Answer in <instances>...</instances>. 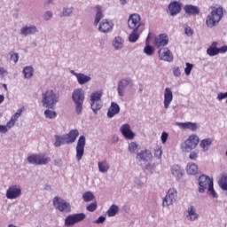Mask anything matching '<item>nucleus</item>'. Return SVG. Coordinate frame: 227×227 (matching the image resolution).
Here are the masks:
<instances>
[{
  "instance_id": "f257e3e1",
  "label": "nucleus",
  "mask_w": 227,
  "mask_h": 227,
  "mask_svg": "<svg viewBox=\"0 0 227 227\" xmlns=\"http://www.w3.org/2000/svg\"><path fill=\"white\" fill-rule=\"evenodd\" d=\"M199 192L203 194L206 191L208 196H212L213 198H217V192L214 190V179L210 178V176L202 174L199 179Z\"/></svg>"
},
{
  "instance_id": "f03ea898",
  "label": "nucleus",
  "mask_w": 227,
  "mask_h": 227,
  "mask_svg": "<svg viewBox=\"0 0 227 227\" xmlns=\"http://www.w3.org/2000/svg\"><path fill=\"white\" fill-rule=\"evenodd\" d=\"M43 107L56 109V104L59 102V94L52 90H48L42 94Z\"/></svg>"
},
{
  "instance_id": "7ed1b4c3",
  "label": "nucleus",
  "mask_w": 227,
  "mask_h": 227,
  "mask_svg": "<svg viewBox=\"0 0 227 227\" xmlns=\"http://www.w3.org/2000/svg\"><path fill=\"white\" fill-rule=\"evenodd\" d=\"M224 13L223 12V7L214 9L206 18V25L207 27H215L221 19H223Z\"/></svg>"
},
{
  "instance_id": "20e7f679",
  "label": "nucleus",
  "mask_w": 227,
  "mask_h": 227,
  "mask_svg": "<svg viewBox=\"0 0 227 227\" xmlns=\"http://www.w3.org/2000/svg\"><path fill=\"white\" fill-rule=\"evenodd\" d=\"M73 102L74 104V109L76 114H81L82 113V106L84 104V90L75 89L72 94Z\"/></svg>"
},
{
  "instance_id": "39448f33",
  "label": "nucleus",
  "mask_w": 227,
  "mask_h": 227,
  "mask_svg": "<svg viewBox=\"0 0 227 227\" xmlns=\"http://www.w3.org/2000/svg\"><path fill=\"white\" fill-rule=\"evenodd\" d=\"M102 90H96L90 94V107L95 114H98V111L102 109Z\"/></svg>"
},
{
  "instance_id": "423d86ee",
  "label": "nucleus",
  "mask_w": 227,
  "mask_h": 227,
  "mask_svg": "<svg viewBox=\"0 0 227 227\" xmlns=\"http://www.w3.org/2000/svg\"><path fill=\"white\" fill-rule=\"evenodd\" d=\"M134 86V82L130 78H122L118 82L117 84V93L119 97H124L129 91V90H132Z\"/></svg>"
},
{
  "instance_id": "0eeeda50",
  "label": "nucleus",
  "mask_w": 227,
  "mask_h": 227,
  "mask_svg": "<svg viewBox=\"0 0 227 227\" xmlns=\"http://www.w3.org/2000/svg\"><path fill=\"white\" fill-rule=\"evenodd\" d=\"M200 143V137L197 135H191L188 139L182 144L181 148L183 152L189 153L195 150L196 146H198Z\"/></svg>"
},
{
  "instance_id": "6e6552de",
  "label": "nucleus",
  "mask_w": 227,
  "mask_h": 227,
  "mask_svg": "<svg viewBox=\"0 0 227 227\" xmlns=\"http://www.w3.org/2000/svg\"><path fill=\"white\" fill-rule=\"evenodd\" d=\"M29 164H35L37 166H45L51 162V159L45 154H32L27 157Z\"/></svg>"
},
{
  "instance_id": "1a4fd4ad",
  "label": "nucleus",
  "mask_w": 227,
  "mask_h": 227,
  "mask_svg": "<svg viewBox=\"0 0 227 227\" xmlns=\"http://www.w3.org/2000/svg\"><path fill=\"white\" fill-rule=\"evenodd\" d=\"M177 198H178V192H176V189L170 188L168 191L165 198H163L162 206L171 207V205L176 202Z\"/></svg>"
},
{
  "instance_id": "9d476101",
  "label": "nucleus",
  "mask_w": 227,
  "mask_h": 227,
  "mask_svg": "<svg viewBox=\"0 0 227 227\" xmlns=\"http://www.w3.org/2000/svg\"><path fill=\"white\" fill-rule=\"evenodd\" d=\"M128 26L132 30H144L145 27L141 24L139 14H131L128 20Z\"/></svg>"
},
{
  "instance_id": "9b49d317",
  "label": "nucleus",
  "mask_w": 227,
  "mask_h": 227,
  "mask_svg": "<svg viewBox=\"0 0 227 227\" xmlns=\"http://www.w3.org/2000/svg\"><path fill=\"white\" fill-rule=\"evenodd\" d=\"M84 219H86L84 213L69 215L65 218V226H74V224H77V223H81V221H84Z\"/></svg>"
},
{
  "instance_id": "f8f14e48",
  "label": "nucleus",
  "mask_w": 227,
  "mask_h": 227,
  "mask_svg": "<svg viewBox=\"0 0 227 227\" xmlns=\"http://www.w3.org/2000/svg\"><path fill=\"white\" fill-rule=\"evenodd\" d=\"M53 206L59 210V212H70L72 207L70 203L63 200L61 197L53 198Z\"/></svg>"
},
{
  "instance_id": "ddd939ff",
  "label": "nucleus",
  "mask_w": 227,
  "mask_h": 227,
  "mask_svg": "<svg viewBox=\"0 0 227 227\" xmlns=\"http://www.w3.org/2000/svg\"><path fill=\"white\" fill-rule=\"evenodd\" d=\"M5 196L7 200H17L18 198H20V196H22V188L20 187V185H12L6 191Z\"/></svg>"
},
{
  "instance_id": "4468645a",
  "label": "nucleus",
  "mask_w": 227,
  "mask_h": 227,
  "mask_svg": "<svg viewBox=\"0 0 227 227\" xmlns=\"http://www.w3.org/2000/svg\"><path fill=\"white\" fill-rule=\"evenodd\" d=\"M86 146V137L81 136L76 145V159L81 160L84 155V147Z\"/></svg>"
},
{
  "instance_id": "2eb2a0df",
  "label": "nucleus",
  "mask_w": 227,
  "mask_h": 227,
  "mask_svg": "<svg viewBox=\"0 0 227 227\" xmlns=\"http://www.w3.org/2000/svg\"><path fill=\"white\" fill-rule=\"evenodd\" d=\"M159 58L161 61H167L168 63H172L174 58L173 53L168 48H162L158 51Z\"/></svg>"
},
{
  "instance_id": "dca6fc26",
  "label": "nucleus",
  "mask_w": 227,
  "mask_h": 227,
  "mask_svg": "<svg viewBox=\"0 0 227 227\" xmlns=\"http://www.w3.org/2000/svg\"><path fill=\"white\" fill-rule=\"evenodd\" d=\"M70 74H72V75L76 77V81H77L78 84H80L81 86H82L84 84H88V82H90V81H91L90 75H87L82 73H76L74 70H71Z\"/></svg>"
},
{
  "instance_id": "f3484780",
  "label": "nucleus",
  "mask_w": 227,
  "mask_h": 227,
  "mask_svg": "<svg viewBox=\"0 0 227 227\" xmlns=\"http://www.w3.org/2000/svg\"><path fill=\"white\" fill-rule=\"evenodd\" d=\"M179 129H184L186 130H191L192 132H196L200 129V124L197 122H176V123Z\"/></svg>"
},
{
  "instance_id": "a211bd4d",
  "label": "nucleus",
  "mask_w": 227,
  "mask_h": 227,
  "mask_svg": "<svg viewBox=\"0 0 227 227\" xmlns=\"http://www.w3.org/2000/svg\"><path fill=\"white\" fill-rule=\"evenodd\" d=\"M36 33H38V28L35 25L24 26L20 30V35H21V36H29L31 35H35Z\"/></svg>"
},
{
  "instance_id": "6ab92c4d",
  "label": "nucleus",
  "mask_w": 227,
  "mask_h": 227,
  "mask_svg": "<svg viewBox=\"0 0 227 227\" xmlns=\"http://www.w3.org/2000/svg\"><path fill=\"white\" fill-rule=\"evenodd\" d=\"M120 132L122 134L123 137L126 139H134L136 137V134L132 132L129 124H123L120 128Z\"/></svg>"
},
{
  "instance_id": "aec40b11",
  "label": "nucleus",
  "mask_w": 227,
  "mask_h": 227,
  "mask_svg": "<svg viewBox=\"0 0 227 227\" xmlns=\"http://www.w3.org/2000/svg\"><path fill=\"white\" fill-rule=\"evenodd\" d=\"M136 159L138 162H150L153 159L152 152L150 150L141 151L137 154Z\"/></svg>"
},
{
  "instance_id": "412c9836",
  "label": "nucleus",
  "mask_w": 227,
  "mask_h": 227,
  "mask_svg": "<svg viewBox=\"0 0 227 227\" xmlns=\"http://www.w3.org/2000/svg\"><path fill=\"white\" fill-rule=\"evenodd\" d=\"M66 137L67 145H74V141H77V137H79V130L78 129H71L67 134H64Z\"/></svg>"
},
{
  "instance_id": "4be33fe9",
  "label": "nucleus",
  "mask_w": 227,
  "mask_h": 227,
  "mask_svg": "<svg viewBox=\"0 0 227 227\" xmlns=\"http://www.w3.org/2000/svg\"><path fill=\"white\" fill-rule=\"evenodd\" d=\"M186 219L187 221H198L200 219V214L196 211L194 206H190L186 210Z\"/></svg>"
},
{
  "instance_id": "5701e85b",
  "label": "nucleus",
  "mask_w": 227,
  "mask_h": 227,
  "mask_svg": "<svg viewBox=\"0 0 227 227\" xmlns=\"http://www.w3.org/2000/svg\"><path fill=\"white\" fill-rule=\"evenodd\" d=\"M168 12L171 17H175V15H178L180 12H182V4L179 2H171L168 4Z\"/></svg>"
},
{
  "instance_id": "b1692460",
  "label": "nucleus",
  "mask_w": 227,
  "mask_h": 227,
  "mask_svg": "<svg viewBox=\"0 0 227 227\" xmlns=\"http://www.w3.org/2000/svg\"><path fill=\"white\" fill-rule=\"evenodd\" d=\"M169 42V38L168 37V35L166 34H160L157 37H155L154 40V45L156 47H166Z\"/></svg>"
},
{
  "instance_id": "393cba45",
  "label": "nucleus",
  "mask_w": 227,
  "mask_h": 227,
  "mask_svg": "<svg viewBox=\"0 0 227 227\" xmlns=\"http://www.w3.org/2000/svg\"><path fill=\"white\" fill-rule=\"evenodd\" d=\"M171 102H173V91H171V89L166 88L164 90V109H169Z\"/></svg>"
},
{
  "instance_id": "a878e982",
  "label": "nucleus",
  "mask_w": 227,
  "mask_h": 227,
  "mask_svg": "<svg viewBox=\"0 0 227 227\" xmlns=\"http://www.w3.org/2000/svg\"><path fill=\"white\" fill-rule=\"evenodd\" d=\"M113 22L103 20L99 24L98 30L101 33H111V31H113Z\"/></svg>"
},
{
  "instance_id": "bb28decb",
  "label": "nucleus",
  "mask_w": 227,
  "mask_h": 227,
  "mask_svg": "<svg viewBox=\"0 0 227 227\" xmlns=\"http://www.w3.org/2000/svg\"><path fill=\"white\" fill-rule=\"evenodd\" d=\"M120 114V105L116 102H112L110 107L107 111V117L108 118H114L116 114Z\"/></svg>"
},
{
  "instance_id": "cd10ccee",
  "label": "nucleus",
  "mask_w": 227,
  "mask_h": 227,
  "mask_svg": "<svg viewBox=\"0 0 227 227\" xmlns=\"http://www.w3.org/2000/svg\"><path fill=\"white\" fill-rule=\"evenodd\" d=\"M184 13H186V15H192V16L200 15V7L199 6L188 4L184 7Z\"/></svg>"
},
{
  "instance_id": "c85d7f7f",
  "label": "nucleus",
  "mask_w": 227,
  "mask_h": 227,
  "mask_svg": "<svg viewBox=\"0 0 227 227\" xmlns=\"http://www.w3.org/2000/svg\"><path fill=\"white\" fill-rule=\"evenodd\" d=\"M124 43H125V41L122 39V37L118 35L114 37L112 43V45L114 51H121V49H123Z\"/></svg>"
},
{
  "instance_id": "c756f323",
  "label": "nucleus",
  "mask_w": 227,
  "mask_h": 227,
  "mask_svg": "<svg viewBox=\"0 0 227 227\" xmlns=\"http://www.w3.org/2000/svg\"><path fill=\"white\" fill-rule=\"evenodd\" d=\"M212 143H214V139L206 138L200 141V146L203 152H208L210 150V146H212Z\"/></svg>"
},
{
  "instance_id": "7c9ffc66",
  "label": "nucleus",
  "mask_w": 227,
  "mask_h": 227,
  "mask_svg": "<svg viewBox=\"0 0 227 227\" xmlns=\"http://www.w3.org/2000/svg\"><path fill=\"white\" fill-rule=\"evenodd\" d=\"M171 174L175 178L180 180V178H182V175H184V170L178 165H173L171 167Z\"/></svg>"
},
{
  "instance_id": "2f4dec72",
  "label": "nucleus",
  "mask_w": 227,
  "mask_h": 227,
  "mask_svg": "<svg viewBox=\"0 0 227 227\" xmlns=\"http://www.w3.org/2000/svg\"><path fill=\"white\" fill-rule=\"evenodd\" d=\"M74 8L73 6H66L62 8V11L59 12V17H72L74 15Z\"/></svg>"
},
{
  "instance_id": "473e14b6",
  "label": "nucleus",
  "mask_w": 227,
  "mask_h": 227,
  "mask_svg": "<svg viewBox=\"0 0 227 227\" xmlns=\"http://www.w3.org/2000/svg\"><path fill=\"white\" fill-rule=\"evenodd\" d=\"M141 33H143V30H132L129 35V42H130V43H136V42L139 40Z\"/></svg>"
},
{
  "instance_id": "72a5a7b5",
  "label": "nucleus",
  "mask_w": 227,
  "mask_h": 227,
  "mask_svg": "<svg viewBox=\"0 0 227 227\" xmlns=\"http://www.w3.org/2000/svg\"><path fill=\"white\" fill-rule=\"evenodd\" d=\"M54 139V146H56V148H59L62 145H67V138L65 137V135H55Z\"/></svg>"
},
{
  "instance_id": "f704fd0d",
  "label": "nucleus",
  "mask_w": 227,
  "mask_h": 227,
  "mask_svg": "<svg viewBox=\"0 0 227 227\" xmlns=\"http://www.w3.org/2000/svg\"><path fill=\"white\" fill-rule=\"evenodd\" d=\"M99 173H107L109 171V163L107 160H102L98 162Z\"/></svg>"
},
{
  "instance_id": "c9c22d12",
  "label": "nucleus",
  "mask_w": 227,
  "mask_h": 227,
  "mask_svg": "<svg viewBox=\"0 0 227 227\" xmlns=\"http://www.w3.org/2000/svg\"><path fill=\"white\" fill-rule=\"evenodd\" d=\"M97 13L94 20V26H98V22L104 19V14L102 13V7L100 5L96 6Z\"/></svg>"
},
{
  "instance_id": "e433bc0d",
  "label": "nucleus",
  "mask_w": 227,
  "mask_h": 227,
  "mask_svg": "<svg viewBox=\"0 0 227 227\" xmlns=\"http://www.w3.org/2000/svg\"><path fill=\"white\" fill-rule=\"evenodd\" d=\"M120 212V207L113 204L106 212L108 217H114Z\"/></svg>"
},
{
  "instance_id": "4c0bfd02",
  "label": "nucleus",
  "mask_w": 227,
  "mask_h": 227,
  "mask_svg": "<svg viewBox=\"0 0 227 227\" xmlns=\"http://www.w3.org/2000/svg\"><path fill=\"white\" fill-rule=\"evenodd\" d=\"M186 173L188 175H196L198 173V165L196 163H188L186 167Z\"/></svg>"
},
{
  "instance_id": "58836bf2",
  "label": "nucleus",
  "mask_w": 227,
  "mask_h": 227,
  "mask_svg": "<svg viewBox=\"0 0 227 227\" xmlns=\"http://www.w3.org/2000/svg\"><path fill=\"white\" fill-rule=\"evenodd\" d=\"M35 74V69L33 68V67H26L23 69V75L25 77V79H31V77H33V74Z\"/></svg>"
},
{
  "instance_id": "ea45409f",
  "label": "nucleus",
  "mask_w": 227,
  "mask_h": 227,
  "mask_svg": "<svg viewBox=\"0 0 227 227\" xmlns=\"http://www.w3.org/2000/svg\"><path fill=\"white\" fill-rule=\"evenodd\" d=\"M218 184L223 191H227V175L223 174L218 181Z\"/></svg>"
},
{
  "instance_id": "a19ab883",
  "label": "nucleus",
  "mask_w": 227,
  "mask_h": 227,
  "mask_svg": "<svg viewBox=\"0 0 227 227\" xmlns=\"http://www.w3.org/2000/svg\"><path fill=\"white\" fill-rule=\"evenodd\" d=\"M82 200L86 203H90V201H93L95 200V195L91 192H86L82 194Z\"/></svg>"
},
{
  "instance_id": "79ce46f5",
  "label": "nucleus",
  "mask_w": 227,
  "mask_h": 227,
  "mask_svg": "<svg viewBox=\"0 0 227 227\" xmlns=\"http://www.w3.org/2000/svg\"><path fill=\"white\" fill-rule=\"evenodd\" d=\"M144 52L147 56H153V54L155 52V50L153 49V47H152V46H150V44H148V39L146 40V45L144 48Z\"/></svg>"
},
{
  "instance_id": "37998d69",
  "label": "nucleus",
  "mask_w": 227,
  "mask_h": 227,
  "mask_svg": "<svg viewBox=\"0 0 227 227\" xmlns=\"http://www.w3.org/2000/svg\"><path fill=\"white\" fill-rule=\"evenodd\" d=\"M44 116L45 118H48L49 120H54L58 116V114L52 110H45L44 111Z\"/></svg>"
},
{
  "instance_id": "c03bdc74",
  "label": "nucleus",
  "mask_w": 227,
  "mask_h": 227,
  "mask_svg": "<svg viewBox=\"0 0 227 227\" xmlns=\"http://www.w3.org/2000/svg\"><path fill=\"white\" fill-rule=\"evenodd\" d=\"M207 54L211 57L217 56V54H219V50H218V48H214V47L209 46L207 50Z\"/></svg>"
},
{
  "instance_id": "a18cd8bd",
  "label": "nucleus",
  "mask_w": 227,
  "mask_h": 227,
  "mask_svg": "<svg viewBox=\"0 0 227 227\" xmlns=\"http://www.w3.org/2000/svg\"><path fill=\"white\" fill-rule=\"evenodd\" d=\"M157 165L155 163H148L145 165L146 171L151 173V175H153V172L155 171Z\"/></svg>"
},
{
  "instance_id": "49530a36",
  "label": "nucleus",
  "mask_w": 227,
  "mask_h": 227,
  "mask_svg": "<svg viewBox=\"0 0 227 227\" xmlns=\"http://www.w3.org/2000/svg\"><path fill=\"white\" fill-rule=\"evenodd\" d=\"M52 17H54V12H52V11H46L43 14V20H46V21L51 20V19H52Z\"/></svg>"
},
{
  "instance_id": "de8ad7c7",
  "label": "nucleus",
  "mask_w": 227,
  "mask_h": 227,
  "mask_svg": "<svg viewBox=\"0 0 227 227\" xmlns=\"http://www.w3.org/2000/svg\"><path fill=\"white\" fill-rule=\"evenodd\" d=\"M9 56H10V60L13 61V63L17 64L19 62V53L10 51Z\"/></svg>"
},
{
  "instance_id": "09e8293b",
  "label": "nucleus",
  "mask_w": 227,
  "mask_h": 227,
  "mask_svg": "<svg viewBox=\"0 0 227 227\" xmlns=\"http://www.w3.org/2000/svg\"><path fill=\"white\" fill-rule=\"evenodd\" d=\"M185 65H186V67L184 68V74L185 75H191V72H192V68H194V65L189 62H186Z\"/></svg>"
},
{
  "instance_id": "8fccbe9b",
  "label": "nucleus",
  "mask_w": 227,
  "mask_h": 227,
  "mask_svg": "<svg viewBox=\"0 0 227 227\" xmlns=\"http://www.w3.org/2000/svg\"><path fill=\"white\" fill-rule=\"evenodd\" d=\"M137 144L136 142H131L129 145V152L130 153H136V152H137Z\"/></svg>"
},
{
  "instance_id": "3c124183",
  "label": "nucleus",
  "mask_w": 227,
  "mask_h": 227,
  "mask_svg": "<svg viewBox=\"0 0 227 227\" xmlns=\"http://www.w3.org/2000/svg\"><path fill=\"white\" fill-rule=\"evenodd\" d=\"M88 212H95L97 210V202H92L87 206Z\"/></svg>"
},
{
  "instance_id": "603ef678",
  "label": "nucleus",
  "mask_w": 227,
  "mask_h": 227,
  "mask_svg": "<svg viewBox=\"0 0 227 227\" xmlns=\"http://www.w3.org/2000/svg\"><path fill=\"white\" fill-rule=\"evenodd\" d=\"M20 114H22V109H18L17 112L12 115L11 120H14V121H17L19 118H20Z\"/></svg>"
},
{
  "instance_id": "864d4df0",
  "label": "nucleus",
  "mask_w": 227,
  "mask_h": 227,
  "mask_svg": "<svg viewBox=\"0 0 227 227\" xmlns=\"http://www.w3.org/2000/svg\"><path fill=\"white\" fill-rule=\"evenodd\" d=\"M173 75L175 77H180V75H182V71L180 70V67H175L173 68Z\"/></svg>"
},
{
  "instance_id": "5fc2aeb1",
  "label": "nucleus",
  "mask_w": 227,
  "mask_h": 227,
  "mask_svg": "<svg viewBox=\"0 0 227 227\" xmlns=\"http://www.w3.org/2000/svg\"><path fill=\"white\" fill-rule=\"evenodd\" d=\"M168 137H169V134H168V132H166V131L162 132V134H161V143L163 145H165V143H167Z\"/></svg>"
},
{
  "instance_id": "6e6d98bb",
  "label": "nucleus",
  "mask_w": 227,
  "mask_h": 227,
  "mask_svg": "<svg viewBox=\"0 0 227 227\" xmlns=\"http://www.w3.org/2000/svg\"><path fill=\"white\" fill-rule=\"evenodd\" d=\"M189 159H191V160H198V153L195 151L191 152L189 154Z\"/></svg>"
},
{
  "instance_id": "4d7b16f0",
  "label": "nucleus",
  "mask_w": 227,
  "mask_h": 227,
  "mask_svg": "<svg viewBox=\"0 0 227 227\" xmlns=\"http://www.w3.org/2000/svg\"><path fill=\"white\" fill-rule=\"evenodd\" d=\"M154 157H156V159H160V157H162V149L161 148H158L154 151Z\"/></svg>"
},
{
  "instance_id": "13d9d810",
  "label": "nucleus",
  "mask_w": 227,
  "mask_h": 227,
  "mask_svg": "<svg viewBox=\"0 0 227 227\" xmlns=\"http://www.w3.org/2000/svg\"><path fill=\"white\" fill-rule=\"evenodd\" d=\"M106 223V216H99L96 221H94L95 224H104Z\"/></svg>"
},
{
  "instance_id": "bf43d9fd",
  "label": "nucleus",
  "mask_w": 227,
  "mask_h": 227,
  "mask_svg": "<svg viewBox=\"0 0 227 227\" xmlns=\"http://www.w3.org/2000/svg\"><path fill=\"white\" fill-rule=\"evenodd\" d=\"M7 129H12L15 127V120L11 119L9 122L6 124Z\"/></svg>"
},
{
  "instance_id": "052dcab7",
  "label": "nucleus",
  "mask_w": 227,
  "mask_h": 227,
  "mask_svg": "<svg viewBox=\"0 0 227 227\" xmlns=\"http://www.w3.org/2000/svg\"><path fill=\"white\" fill-rule=\"evenodd\" d=\"M184 33L185 35H187V36H192V28L191 27H185L184 29Z\"/></svg>"
},
{
  "instance_id": "680f3d73",
  "label": "nucleus",
  "mask_w": 227,
  "mask_h": 227,
  "mask_svg": "<svg viewBox=\"0 0 227 227\" xmlns=\"http://www.w3.org/2000/svg\"><path fill=\"white\" fill-rule=\"evenodd\" d=\"M0 132L2 134H6V132H8V127L4 125H0Z\"/></svg>"
},
{
  "instance_id": "e2e57ef3",
  "label": "nucleus",
  "mask_w": 227,
  "mask_h": 227,
  "mask_svg": "<svg viewBox=\"0 0 227 227\" xmlns=\"http://www.w3.org/2000/svg\"><path fill=\"white\" fill-rule=\"evenodd\" d=\"M224 52H227V46H223L221 48H218V54H224Z\"/></svg>"
},
{
  "instance_id": "0e129e2a",
  "label": "nucleus",
  "mask_w": 227,
  "mask_h": 227,
  "mask_svg": "<svg viewBox=\"0 0 227 227\" xmlns=\"http://www.w3.org/2000/svg\"><path fill=\"white\" fill-rule=\"evenodd\" d=\"M52 3H54V0H47L46 2H44L43 7L49 8V6H51V4H52Z\"/></svg>"
},
{
  "instance_id": "69168bd1",
  "label": "nucleus",
  "mask_w": 227,
  "mask_h": 227,
  "mask_svg": "<svg viewBox=\"0 0 227 227\" xmlns=\"http://www.w3.org/2000/svg\"><path fill=\"white\" fill-rule=\"evenodd\" d=\"M54 164H55V166L60 167L63 165V161L60 159H57L54 160Z\"/></svg>"
},
{
  "instance_id": "338daca9",
  "label": "nucleus",
  "mask_w": 227,
  "mask_h": 227,
  "mask_svg": "<svg viewBox=\"0 0 227 227\" xmlns=\"http://www.w3.org/2000/svg\"><path fill=\"white\" fill-rule=\"evenodd\" d=\"M118 141H120V138L118 137V136H114L112 137V143H114V145H116V143H118Z\"/></svg>"
},
{
  "instance_id": "774afa93",
  "label": "nucleus",
  "mask_w": 227,
  "mask_h": 227,
  "mask_svg": "<svg viewBox=\"0 0 227 227\" xmlns=\"http://www.w3.org/2000/svg\"><path fill=\"white\" fill-rule=\"evenodd\" d=\"M44 190L45 191H52V187L51 186V184H45L44 185Z\"/></svg>"
}]
</instances>
